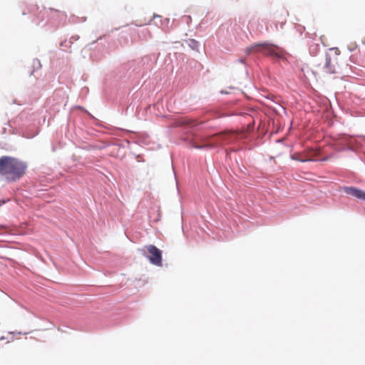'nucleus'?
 <instances>
[{
	"mask_svg": "<svg viewBox=\"0 0 365 365\" xmlns=\"http://www.w3.org/2000/svg\"><path fill=\"white\" fill-rule=\"evenodd\" d=\"M26 163L9 156L0 158V174L9 181L19 180L26 173Z\"/></svg>",
	"mask_w": 365,
	"mask_h": 365,
	"instance_id": "obj_1",
	"label": "nucleus"
},
{
	"mask_svg": "<svg viewBox=\"0 0 365 365\" xmlns=\"http://www.w3.org/2000/svg\"><path fill=\"white\" fill-rule=\"evenodd\" d=\"M245 52L247 54L255 52H262L277 61L287 60L288 56V53L282 48L268 43L254 44L250 47H247Z\"/></svg>",
	"mask_w": 365,
	"mask_h": 365,
	"instance_id": "obj_2",
	"label": "nucleus"
},
{
	"mask_svg": "<svg viewBox=\"0 0 365 365\" xmlns=\"http://www.w3.org/2000/svg\"><path fill=\"white\" fill-rule=\"evenodd\" d=\"M38 7H36V6H31L28 8V12H26L25 10L22 11V15H26L28 13H33L36 19H38L37 23H39L41 21L43 20L46 14L50 15L51 18L58 20L59 24H64L67 19V15L63 11L53 9H49L48 11L44 9L43 11H38Z\"/></svg>",
	"mask_w": 365,
	"mask_h": 365,
	"instance_id": "obj_3",
	"label": "nucleus"
},
{
	"mask_svg": "<svg viewBox=\"0 0 365 365\" xmlns=\"http://www.w3.org/2000/svg\"><path fill=\"white\" fill-rule=\"evenodd\" d=\"M218 138V137H203L201 138L202 143L191 140L190 144L192 148L196 149L211 150L217 147L219 144Z\"/></svg>",
	"mask_w": 365,
	"mask_h": 365,
	"instance_id": "obj_4",
	"label": "nucleus"
},
{
	"mask_svg": "<svg viewBox=\"0 0 365 365\" xmlns=\"http://www.w3.org/2000/svg\"><path fill=\"white\" fill-rule=\"evenodd\" d=\"M148 254L145 257L148 258L150 262L153 264L160 266L162 264V252L155 245L147 246Z\"/></svg>",
	"mask_w": 365,
	"mask_h": 365,
	"instance_id": "obj_5",
	"label": "nucleus"
},
{
	"mask_svg": "<svg viewBox=\"0 0 365 365\" xmlns=\"http://www.w3.org/2000/svg\"><path fill=\"white\" fill-rule=\"evenodd\" d=\"M343 190L344 192L351 196L355 197L357 199L361 200L363 190L356 187H344Z\"/></svg>",
	"mask_w": 365,
	"mask_h": 365,
	"instance_id": "obj_6",
	"label": "nucleus"
},
{
	"mask_svg": "<svg viewBox=\"0 0 365 365\" xmlns=\"http://www.w3.org/2000/svg\"><path fill=\"white\" fill-rule=\"evenodd\" d=\"M195 124L194 121L190 119H179L175 122V126L176 127H182V126H189V127H193Z\"/></svg>",
	"mask_w": 365,
	"mask_h": 365,
	"instance_id": "obj_7",
	"label": "nucleus"
},
{
	"mask_svg": "<svg viewBox=\"0 0 365 365\" xmlns=\"http://www.w3.org/2000/svg\"><path fill=\"white\" fill-rule=\"evenodd\" d=\"M324 67L327 72L329 73H334V68L331 65V56L329 54H326L325 56V64Z\"/></svg>",
	"mask_w": 365,
	"mask_h": 365,
	"instance_id": "obj_8",
	"label": "nucleus"
},
{
	"mask_svg": "<svg viewBox=\"0 0 365 365\" xmlns=\"http://www.w3.org/2000/svg\"><path fill=\"white\" fill-rule=\"evenodd\" d=\"M38 134V131L36 129L35 130H32L31 132H29L27 130H24L22 131V135L26 138H32L35 137Z\"/></svg>",
	"mask_w": 365,
	"mask_h": 365,
	"instance_id": "obj_9",
	"label": "nucleus"
},
{
	"mask_svg": "<svg viewBox=\"0 0 365 365\" xmlns=\"http://www.w3.org/2000/svg\"><path fill=\"white\" fill-rule=\"evenodd\" d=\"M86 21V17H82V18H78L77 16H71L69 17L68 19V21L71 24H76L78 22H84Z\"/></svg>",
	"mask_w": 365,
	"mask_h": 365,
	"instance_id": "obj_10",
	"label": "nucleus"
},
{
	"mask_svg": "<svg viewBox=\"0 0 365 365\" xmlns=\"http://www.w3.org/2000/svg\"><path fill=\"white\" fill-rule=\"evenodd\" d=\"M188 46L192 50H198L199 46H200V43L195 39H190L188 41Z\"/></svg>",
	"mask_w": 365,
	"mask_h": 365,
	"instance_id": "obj_11",
	"label": "nucleus"
},
{
	"mask_svg": "<svg viewBox=\"0 0 365 365\" xmlns=\"http://www.w3.org/2000/svg\"><path fill=\"white\" fill-rule=\"evenodd\" d=\"M161 19V16L160 15H157V14H154L153 16V19ZM160 24H159L157 21H155V24L158 26H162L164 24H168L169 23V19H165L163 21L162 19L160 20Z\"/></svg>",
	"mask_w": 365,
	"mask_h": 365,
	"instance_id": "obj_12",
	"label": "nucleus"
},
{
	"mask_svg": "<svg viewBox=\"0 0 365 365\" xmlns=\"http://www.w3.org/2000/svg\"><path fill=\"white\" fill-rule=\"evenodd\" d=\"M78 39H79V36H78V35L72 36L70 38L68 43H70V45H72L75 41H77Z\"/></svg>",
	"mask_w": 365,
	"mask_h": 365,
	"instance_id": "obj_13",
	"label": "nucleus"
},
{
	"mask_svg": "<svg viewBox=\"0 0 365 365\" xmlns=\"http://www.w3.org/2000/svg\"><path fill=\"white\" fill-rule=\"evenodd\" d=\"M60 46L62 47H71V45H70L67 40H65L60 43Z\"/></svg>",
	"mask_w": 365,
	"mask_h": 365,
	"instance_id": "obj_14",
	"label": "nucleus"
},
{
	"mask_svg": "<svg viewBox=\"0 0 365 365\" xmlns=\"http://www.w3.org/2000/svg\"><path fill=\"white\" fill-rule=\"evenodd\" d=\"M185 21L189 23V21H191V16H185Z\"/></svg>",
	"mask_w": 365,
	"mask_h": 365,
	"instance_id": "obj_15",
	"label": "nucleus"
},
{
	"mask_svg": "<svg viewBox=\"0 0 365 365\" xmlns=\"http://www.w3.org/2000/svg\"><path fill=\"white\" fill-rule=\"evenodd\" d=\"M34 63L35 65H36V64H37L38 66H40V61H39V60H38V59L34 60Z\"/></svg>",
	"mask_w": 365,
	"mask_h": 365,
	"instance_id": "obj_16",
	"label": "nucleus"
},
{
	"mask_svg": "<svg viewBox=\"0 0 365 365\" xmlns=\"http://www.w3.org/2000/svg\"><path fill=\"white\" fill-rule=\"evenodd\" d=\"M7 129H8V128H6V127L3 128L2 133H3V134L6 133V132H7Z\"/></svg>",
	"mask_w": 365,
	"mask_h": 365,
	"instance_id": "obj_17",
	"label": "nucleus"
},
{
	"mask_svg": "<svg viewBox=\"0 0 365 365\" xmlns=\"http://www.w3.org/2000/svg\"><path fill=\"white\" fill-rule=\"evenodd\" d=\"M361 200H365V192L364 191H363Z\"/></svg>",
	"mask_w": 365,
	"mask_h": 365,
	"instance_id": "obj_18",
	"label": "nucleus"
},
{
	"mask_svg": "<svg viewBox=\"0 0 365 365\" xmlns=\"http://www.w3.org/2000/svg\"><path fill=\"white\" fill-rule=\"evenodd\" d=\"M238 62H240L241 63H245V60L243 58H239L238 59Z\"/></svg>",
	"mask_w": 365,
	"mask_h": 365,
	"instance_id": "obj_19",
	"label": "nucleus"
},
{
	"mask_svg": "<svg viewBox=\"0 0 365 365\" xmlns=\"http://www.w3.org/2000/svg\"><path fill=\"white\" fill-rule=\"evenodd\" d=\"M5 228L4 225H0V230H3Z\"/></svg>",
	"mask_w": 365,
	"mask_h": 365,
	"instance_id": "obj_20",
	"label": "nucleus"
},
{
	"mask_svg": "<svg viewBox=\"0 0 365 365\" xmlns=\"http://www.w3.org/2000/svg\"><path fill=\"white\" fill-rule=\"evenodd\" d=\"M361 138H362V142L365 143V136H363Z\"/></svg>",
	"mask_w": 365,
	"mask_h": 365,
	"instance_id": "obj_21",
	"label": "nucleus"
},
{
	"mask_svg": "<svg viewBox=\"0 0 365 365\" xmlns=\"http://www.w3.org/2000/svg\"><path fill=\"white\" fill-rule=\"evenodd\" d=\"M221 93H222V94H224V93H226V94H227V92L224 91H221Z\"/></svg>",
	"mask_w": 365,
	"mask_h": 365,
	"instance_id": "obj_22",
	"label": "nucleus"
},
{
	"mask_svg": "<svg viewBox=\"0 0 365 365\" xmlns=\"http://www.w3.org/2000/svg\"><path fill=\"white\" fill-rule=\"evenodd\" d=\"M9 128V131L11 130V125H9V123L7 124Z\"/></svg>",
	"mask_w": 365,
	"mask_h": 365,
	"instance_id": "obj_23",
	"label": "nucleus"
}]
</instances>
